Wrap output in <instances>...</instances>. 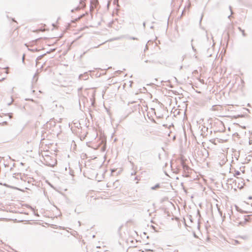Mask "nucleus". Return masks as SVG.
<instances>
[{"label": "nucleus", "mask_w": 252, "mask_h": 252, "mask_svg": "<svg viewBox=\"0 0 252 252\" xmlns=\"http://www.w3.org/2000/svg\"><path fill=\"white\" fill-rule=\"evenodd\" d=\"M8 73V67H0V81L4 79L6 75Z\"/></svg>", "instance_id": "1"}, {"label": "nucleus", "mask_w": 252, "mask_h": 252, "mask_svg": "<svg viewBox=\"0 0 252 252\" xmlns=\"http://www.w3.org/2000/svg\"><path fill=\"white\" fill-rule=\"evenodd\" d=\"M218 158H219V160H220V164H224L227 160L226 156L223 153H220L219 155Z\"/></svg>", "instance_id": "2"}, {"label": "nucleus", "mask_w": 252, "mask_h": 252, "mask_svg": "<svg viewBox=\"0 0 252 252\" xmlns=\"http://www.w3.org/2000/svg\"><path fill=\"white\" fill-rule=\"evenodd\" d=\"M46 26L45 24H41L40 27L39 29L34 30L33 32H44L46 31Z\"/></svg>", "instance_id": "3"}, {"label": "nucleus", "mask_w": 252, "mask_h": 252, "mask_svg": "<svg viewBox=\"0 0 252 252\" xmlns=\"http://www.w3.org/2000/svg\"><path fill=\"white\" fill-rule=\"evenodd\" d=\"M3 116L5 117L6 120H10L12 118V114L11 113H8L7 114H3Z\"/></svg>", "instance_id": "4"}, {"label": "nucleus", "mask_w": 252, "mask_h": 252, "mask_svg": "<svg viewBox=\"0 0 252 252\" xmlns=\"http://www.w3.org/2000/svg\"><path fill=\"white\" fill-rule=\"evenodd\" d=\"M85 5L86 4L84 0H81L80 8H83L85 6Z\"/></svg>", "instance_id": "5"}, {"label": "nucleus", "mask_w": 252, "mask_h": 252, "mask_svg": "<svg viewBox=\"0 0 252 252\" xmlns=\"http://www.w3.org/2000/svg\"><path fill=\"white\" fill-rule=\"evenodd\" d=\"M0 123L2 125H7V122L6 121H5L4 120H0Z\"/></svg>", "instance_id": "6"}, {"label": "nucleus", "mask_w": 252, "mask_h": 252, "mask_svg": "<svg viewBox=\"0 0 252 252\" xmlns=\"http://www.w3.org/2000/svg\"><path fill=\"white\" fill-rule=\"evenodd\" d=\"M239 30L241 32L243 36H246V33H245V30H242L240 28H239Z\"/></svg>", "instance_id": "7"}, {"label": "nucleus", "mask_w": 252, "mask_h": 252, "mask_svg": "<svg viewBox=\"0 0 252 252\" xmlns=\"http://www.w3.org/2000/svg\"><path fill=\"white\" fill-rule=\"evenodd\" d=\"M231 105H226V106H225L224 107V108L225 110H229V108L231 107Z\"/></svg>", "instance_id": "8"}, {"label": "nucleus", "mask_w": 252, "mask_h": 252, "mask_svg": "<svg viewBox=\"0 0 252 252\" xmlns=\"http://www.w3.org/2000/svg\"><path fill=\"white\" fill-rule=\"evenodd\" d=\"M240 175V173L239 171H236L235 172V173H234V176L235 177H237L238 176Z\"/></svg>", "instance_id": "9"}, {"label": "nucleus", "mask_w": 252, "mask_h": 252, "mask_svg": "<svg viewBox=\"0 0 252 252\" xmlns=\"http://www.w3.org/2000/svg\"><path fill=\"white\" fill-rule=\"evenodd\" d=\"M58 23H57L56 24H53V26L55 27L56 29L58 28Z\"/></svg>", "instance_id": "10"}]
</instances>
